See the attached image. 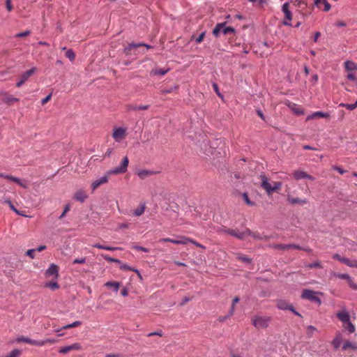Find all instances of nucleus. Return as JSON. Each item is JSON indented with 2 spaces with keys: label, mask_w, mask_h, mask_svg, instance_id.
<instances>
[{
  "label": "nucleus",
  "mask_w": 357,
  "mask_h": 357,
  "mask_svg": "<svg viewBox=\"0 0 357 357\" xmlns=\"http://www.w3.org/2000/svg\"><path fill=\"white\" fill-rule=\"evenodd\" d=\"M128 158L127 156H125L123 158L120 166L116 167L112 169L107 171L105 173L104 176L97 178L91 183V188L92 191H95L101 185L107 183L109 181V177L111 175H116L126 173L128 170Z\"/></svg>",
  "instance_id": "nucleus-1"
},
{
  "label": "nucleus",
  "mask_w": 357,
  "mask_h": 357,
  "mask_svg": "<svg viewBox=\"0 0 357 357\" xmlns=\"http://www.w3.org/2000/svg\"><path fill=\"white\" fill-rule=\"evenodd\" d=\"M260 178L261 181V186L266 190L268 195L272 194L273 192L279 190L282 186V183L280 182L269 183L267 177L264 174H261Z\"/></svg>",
  "instance_id": "nucleus-2"
},
{
  "label": "nucleus",
  "mask_w": 357,
  "mask_h": 357,
  "mask_svg": "<svg viewBox=\"0 0 357 357\" xmlns=\"http://www.w3.org/2000/svg\"><path fill=\"white\" fill-rule=\"evenodd\" d=\"M271 318L268 316H255L252 317V322L257 328H266L268 326Z\"/></svg>",
  "instance_id": "nucleus-3"
},
{
  "label": "nucleus",
  "mask_w": 357,
  "mask_h": 357,
  "mask_svg": "<svg viewBox=\"0 0 357 357\" xmlns=\"http://www.w3.org/2000/svg\"><path fill=\"white\" fill-rule=\"evenodd\" d=\"M225 23L218 24L213 30V33L215 37H218L220 33L225 35L234 33L235 30L231 26L225 27Z\"/></svg>",
  "instance_id": "nucleus-4"
},
{
  "label": "nucleus",
  "mask_w": 357,
  "mask_h": 357,
  "mask_svg": "<svg viewBox=\"0 0 357 357\" xmlns=\"http://www.w3.org/2000/svg\"><path fill=\"white\" fill-rule=\"evenodd\" d=\"M301 297L304 299L317 303L319 305L321 303V299L317 296V292L312 290L304 289L302 292Z\"/></svg>",
  "instance_id": "nucleus-5"
},
{
  "label": "nucleus",
  "mask_w": 357,
  "mask_h": 357,
  "mask_svg": "<svg viewBox=\"0 0 357 357\" xmlns=\"http://www.w3.org/2000/svg\"><path fill=\"white\" fill-rule=\"evenodd\" d=\"M220 231H223L229 235L233 236L238 239L243 240L248 237V235L251 234V231L250 229H246L244 231L239 232L234 229H222Z\"/></svg>",
  "instance_id": "nucleus-6"
},
{
  "label": "nucleus",
  "mask_w": 357,
  "mask_h": 357,
  "mask_svg": "<svg viewBox=\"0 0 357 357\" xmlns=\"http://www.w3.org/2000/svg\"><path fill=\"white\" fill-rule=\"evenodd\" d=\"M127 129L123 127L114 128L112 132V137L116 142H121L126 136Z\"/></svg>",
  "instance_id": "nucleus-7"
},
{
  "label": "nucleus",
  "mask_w": 357,
  "mask_h": 357,
  "mask_svg": "<svg viewBox=\"0 0 357 357\" xmlns=\"http://www.w3.org/2000/svg\"><path fill=\"white\" fill-rule=\"evenodd\" d=\"M0 177L1 178H4L7 180H9V181H11L13 182H15L17 184H18L20 186H21L22 188H24V189H26L28 188L29 187V184H28V182L25 180H22L17 177H15V176H13L11 175H8V174H1L0 173Z\"/></svg>",
  "instance_id": "nucleus-8"
},
{
  "label": "nucleus",
  "mask_w": 357,
  "mask_h": 357,
  "mask_svg": "<svg viewBox=\"0 0 357 357\" xmlns=\"http://www.w3.org/2000/svg\"><path fill=\"white\" fill-rule=\"evenodd\" d=\"M282 11L284 13L286 19V20L283 22V24L285 26H291L290 21L292 20V15L289 10V3L288 2L282 5Z\"/></svg>",
  "instance_id": "nucleus-9"
},
{
  "label": "nucleus",
  "mask_w": 357,
  "mask_h": 357,
  "mask_svg": "<svg viewBox=\"0 0 357 357\" xmlns=\"http://www.w3.org/2000/svg\"><path fill=\"white\" fill-rule=\"evenodd\" d=\"M36 71V68H32L31 69L26 70L24 73L21 77L20 79L16 83L17 87H20L23 85V84L31 77L35 72Z\"/></svg>",
  "instance_id": "nucleus-10"
},
{
  "label": "nucleus",
  "mask_w": 357,
  "mask_h": 357,
  "mask_svg": "<svg viewBox=\"0 0 357 357\" xmlns=\"http://www.w3.org/2000/svg\"><path fill=\"white\" fill-rule=\"evenodd\" d=\"M188 241L187 239V236H180L176 239L170 238H163L160 239V242H169L174 244L178 245H186V241Z\"/></svg>",
  "instance_id": "nucleus-11"
},
{
  "label": "nucleus",
  "mask_w": 357,
  "mask_h": 357,
  "mask_svg": "<svg viewBox=\"0 0 357 357\" xmlns=\"http://www.w3.org/2000/svg\"><path fill=\"white\" fill-rule=\"evenodd\" d=\"M336 316L342 324H345L346 322H349V321H350V314L344 307L337 312L336 313Z\"/></svg>",
  "instance_id": "nucleus-12"
},
{
  "label": "nucleus",
  "mask_w": 357,
  "mask_h": 357,
  "mask_svg": "<svg viewBox=\"0 0 357 357\" xmlns=\"http://www.w3.org/2000/svg\"><path fill=\"white\" fill-rule=\"evenodd\" d=\"M0 95L3 96V97L1 99L2 102L8 105H13L14 102H17L20 100L19 98H15L13 96L9 95L8 94V93L4 91H1Z\"/></svg>",
  "instance_id": "nucleus-13"
},
{
  "label": "nucleus",
  "mask_w": 357,
  "mask_h": 357,
  "mask_svg": "<svg viewBox=\"0 0 357 357\" xmlns=\"http://www.w3.org/2000/svg\"><path fill=\"white\" fill-rule=\"evenodd\" d=\"M45 274L46 277H53L55 279L58 278V277H59L58 266L54 264H52L50 266V267L46 270Z\"/></svg>",
  "instance_id": "nucleus-14"
},
{
  "label": "nucleus",
  "mask_w": 357,
  "mask_h": 357,
  "mask_svg": "<svg viewBox=\"0 0 357 357\" xmlns=\"http://www.w3.org/2000/svg\"><path fill=\"white\" fill-rule=\"evenodd\" d=\"M293 176L294 178L297 181L304 178L310 179L311 181L314 180V177L303 171H295L293 173Z\"/></svg>",
  "instance_id": "nucleus-15"
},
{
  "label": "nucleus",
  "mask_w": 357,
  "mask_h": 357,
  "mask_svg": "<svg viewBox=\"0 0 357 357\" xmlns=\"http://www.w3.org/2000/svg\"><path fill=\"white\" fill-rule=\"evenodd\" d=\"M82 349V347H81V344L79 343H74L71 345H68V346H66V347H61L59 352L60 354H67L68 353L69 351H73V350H80Z\"/></svg>",
  "instance_id": "nucleus-16"
},
{
  "label": "nucleus",
  "mask_w": 357,
  "mask_h": 357,
  "mask_svg": "<svg viewBox=\"0 0 357 357\" xmlns=\"http://www.w3.org/2000/svg\"><path fill=\"white\" fill-rule=\"evenodd\" d=\"M272 248L278 250H287V249H302V247L296 244H275Z\"/></svg>",
  "instance_id": "nucleus-17"
},
{
  "label": "nucleus",
  "mask_w": 357,
  "mask_h": 357,
  "mask_svg": "<svg viewBox=\"0 0 357 357\" xmlns=\"http://www.w3.org/2000/svg\"><path fill=\"white\" fill-rule=\"evenodd\" d=\"M155 174V172L152 170L144 169H139L137 172V176L141 179H145Z\"/></svg>",
  "instance_id": "nucleus-18"
},
{
  "label": "nucleus",
  "mask_w": 357,
  "mask_h": 357,
  "mask_svg": "<svg viewBox=\"0 0 357 357\" xmlns=\"http://www.w3.org/2000/svg\"><path fill=\"white\" fill-rule=\"evenodd\" d=\"M328 116H329V114L328 113H325L324 112L319 111V112H315L310 115H308L306 117L305 121H308L310 120H312V119H317V118H326Z\"/></svg>",
  "instance_id": "nucleus-19"
},
{
  "label": "nucleus",
  "mask_w": 357,
  "mask_h": 357,
  "mask_svg": "<svg viewBox=\"0 0 357 357\" xmlns=\"http://www.w3.org/2000/svg\"><path fill=\"white\" fill-rule=\"evenodd\" d=\"M15 342L17 343L25 342L32 345L38 346V340H32L23 335L17 337Z\"/></svg>",
  "instance_id": "nucleus-20"
},
{
  "label": "nucleus",
  "mask_w": 357,
  "mask_h": 357,
  "mask_svg": "<svg viewBox=\"0 0 357 357\" xmlns=\"http://www.w3.org/2000/svg\"><path fill=\"white\" fill-rule=\"evenodd\" d=\"M287 201H288V202H289L291 204H305L308 203V201L307 199H300V198H297V197H294L291 195L287 196Z\"/></svg>",
  "instance_id": "nucleus-21"
},
{
  "label": "nucleus",
  "mask_w": 357,
  "mask_h": 357,
  "mask_svg": "<svg viewBox=\"0 0 357 357\" xmlns=\"http://www.w3.org/2000/svg\"><path fill=\"white\" fill-rule=\"evenodd\" d=\"M149 105H127V109L128 111H138V110H146L149 108Z\"/></svg>",
  "instance_id": "nucleus-22"
},
{
  "label": "nucleus",
  "mask_w": 357,
  "mask_h": 357,
  "mask_svg": "<svg viewBox=\"0 0 357 357\" xmlns=\"http://www.w3.org/2000/svg\"><path fill=\"white\" fill-rule=\"evenodd\" d=\"M342 342V335L341 333L336 334L335 337L332 341V345L335 349L340 348L341 343Z\"/></svg>",
  "instance_id": "nucleus-23"
},
{
  "label": "nucleus",
  "mask_w": 357,
  "mask_h": 357,
  "mask_svg": "<svg viewBox=\"0 0 357 357\" xmlns=\"http://www.w3.org/2000/svg\"><path fill=\"white\" fill-rule=\"evenodd\" d=\"M344 68L347 72H351L357 70V64L352 61H346L344 63Z\"/></svg>",
  "instance_id": "nucleus-24"
},
{
  "label": "nucleus",
  "mask_w": 357,
  "mask_h": 357,
  "mask_svg": "<svg viewBox=\"0 0 357 357\" xmlns=\"http://www.w3.org/2000/svg\"><path fill=\"white\" fill-rule=\"evenodd\" d=\"M87 197V195L82 190L77 191L74 196L75 199L81 202H84Z\"/></svg>",
  "instance_id": "nucleus-25"
},
{
  "label": "nucleus",
  "mask_w": 357,
  "mask_h": 357,
  "mask_svg": "<svg viewBox=\"0 0 357 357\" xmlns=\"http://www.w3.org/2000/svg\"><path fill=\"white\" fill-rule=\"evenodd\" d=\"M146 209L145 203H141L139 206L133 211V215L136 217L142 215Z\"/></svg>",
  "instance_id": "nucleus-26"
},
{
  "label": "nucleus",
  "mask_w": 357,
  "mask_h": 357,
  "mask_svg": "<svg viewBox=\"0 0 357 357\" xmlns=\"http://www.w3.org/2000/svg\"><path fill=\"white\" fill-rule=\"evenodd\" d=\"M314 4L319 7L321 4H323L324 6V11H328L331 9V5L328 2V0H314Z\"/></svg>",
  "instance_id": "nucleus-27"
},
{
  "label": "nucleus",
  "mask_w": 357,
  "mask_h": 357,
  "mask_svg": "<svg viewBox=\"0 0 357 357\" xmlns=\"http://www.w3.org/2000/svg\"><path fill=\"white\" fill-rule=\"evenodd\" d=\"M92 246L93 248H96L101 249V250H109V251H114V250H121V248H117V247L105 246V245H101L100 243H95Z\"/></svg>",
  "instance_id": "nucleus-28"
},
{
  "label": "nucleus",
  "mask_w": 357,
  "mask_h": 357,
  "mask_svg": "<svg viewBox=\"0 0 357 357\" xmlns=\"http://www.w3.org/2000/svg\"><path fill=\"white\" fill-rule=\"evenodd\" d=\"M140 46H146L147 48H150V46L148 45H145V44H142V43H138V44H135V43H130L128 45V47H126L125 49H124V52L126 54H129V52L132 49V48H136L137 47H140Z\"/></svg>",
  "instance_id": "nucleus-29"
},
{
  "label": "nucleus",
  "mask_w": 357,
  "mask_h": 357,
  "mask_svg": "<svg viewBox=\"0 0 357 357\" xmlns=\"http://www.w3.org/2000/svg\"><path fill=\"white\" fill-rule=\"evenodd\" d=\"M348 349H351L353 350H356L357 349V346L356 345L355 343H353L350 341H346L344 344L342 345V349L343 350H347Z\"/></svg>",
  "instance_id": "nucleus-30"
},
{
  "label": "nucleus",
  "mask_w": 357,
  "mask_h": 357,
  "mask_svg": "<svg viewBox=\"0 0 357 357\" xmlns=\"http://www.w3.org/2000/svg\"><path fill=\"white\" fill-rule=\"evenodd\" d=\"M342 263L349 267L357 268V260H350L348 258H345L344 260H342Z\"/></svg>",
  "instance_id": "nucleus-31"
},
{
  "label": "nucleus",
  "mask_w": 357,
  "mask_h": 357,
  "mask_svg": "<svg viewBox=\"0 0 357 357\" xmlns=\"http://www.w3.org/2000/svg\"><path fill=\"white\" fill-rule=\"evenodd\" d=\"M56 342H57L56 340L52 339V338H47V339H45V340H38V347H42V346L45 345L47 343L54 344V343H55Z\"/></svg>",
  "instance_id": "nucleus-32"
},
{
  "label": "nucleus",
  "mask_w": 357,
  "mask_h": 357,
  "mask_svg": "<svg viewBox=\"0 0 357 357\" xmlns=\"http://www.w3.org/2000/svg\"><path fill=\"white\" fill-rule=\"evenodd\" d=\"M339 107H345L347 109L352 111L357 107V100H356L355 103H354V104L340 103L339 105Z\"/></svg>",
  "instance_id": "nucleus-33"
},
{
  "label": "nucleus",
  "mask_w": 357,
  "mask_h": 357,
  "mask_svg": "<svg viewBox=\"0 0 357 357\" xmlns=\"http://www.w3.org/2000/svg\"><path fill=\"white\" fill-rule=\"evenodd\" d=\"M290 305H289L287 303H286L284 301H278L277 303V307L280 310H288Z\"/></svg>",
  "instance_id": "nucleus-34"
},
{
  "label": "nucleus",
  "mask_w": 357,
  "mask_h": 357,
  "mask_svg": "<svg viewBox=\"0 0 357 357\" xmlns=\"http://www.w3.org/2000/svg\"><path fill=\"white\" fill-rule=\"evenodd\" d=\"M105 286L113 288L114 291L117 292L119 291L120 284L117 282H107L105 283Z\"/></svg>",
  "instance_id": "nucleus-35"
},
{
  "label": "nucleus",
  "mask_w": 357,
  "mask_h": 357,
  "mask_svg": "<svg viewBox=\"0 0 357 357\" xmlns=\"http://www.w3.org/2000/svg\"><path fill=\"white\" fill-rule=\"evenodd\" d=\"M343 327L350 333H353L355 331V326L350 321H349V322H346L345 324H343Z\"/></svg>",
  "instance_id": "nucleus-36"
},
{
  "label": "nucleus",
  "mask_w": 357,
  "mask_h": 357,
  "mask_svg": "<svg viewBox=\"0 0 357 357\" xmlns=\"http://www.w3.org/2000/svg\"><path fill=\"white\" fill-rule=\"evenodd\" d=\"M239 298L238 297H235L234 299H233V301H232V305H231V309L229 312V314H228V317H231L234 314V310H235V305L238 303L239 301Z\"/></svg>",
  "instance_id": "nucleus-37"
},
{
  "label": "nucleus",
  "mask_w": 357,
  "mask_h": 357,
  "mask_svg": "<svg viewBox=\"0 0 357 357\" xmlns=\"http://www.w3.org/2000/svg\"><path fill=\"white\" fill-rule=\"evenodd\" d=\"M81 324H82L81 321H76L73 322L72 324H67V325H65V326H62L61 329L66 330V329H69V328H75V327L80 326Z\"/></svg>",
  "instance_id": "nucleus-38"
},
{
  "label": "nucleus",
  "mask_w": 357,
  "mask_h": 357,
  "mask_svg": "<svg viewBox=\"0 0 357 357\" xmlns=\"http://www.w3.org/2000/svg\"><path fill=\"white\" fill-rule=\"evenodd\" d=\"M101 257L107 261L121 264V261L119 259L110 257L107 255L102 254Z\"/></svg>",
  "instance_id": "nucleus-39"
},
{
  "label": "nucleus",
  "mask_w": 357,
  "mask_h": 357,
  "mask_svg": "<svg viewBox=\"0 0 357 357\" xmlns=\"http://www.w3.org/2000/svg\"><path fill=\"white\" fill-rule=\"evenodd\" d=\"M45 286L50 288L52 290L57 289L59 287V285L56 282H47L45 284Z\"/></svg>",
  "instance_id": "nucleus-40"
},
{
  "label": "nucleus",
  "mask_w": 357,
  "mask_h": 357,
  "mask_svg": "<svg viewBox=\"0 0 357 357\" xmlns=\"http://www.w3.org/2000/svg\"><path fill=\"white\" fill-rule=\"evenodd\" d=\"M337 278L340 279L347 280L348 282L351 279V276L347 273H335Z\"/></svg>",
  "instance_id": "nucleus-41"
},
{
  "label": "nucleus",
  "mask_w": 357,
  "mask_h": 357,
  "mask_svg": "<svg viewBox=\"0 0 357 357\" xmlns=\"http://www.w3.org/2000/svg\"><path fill=\"white\" fill-rule=\"evenodd\" d=\"M242 197L247 205H248V206H254L255 205V203L249 199L248 195L246 192H244L242 194Z\"/></svg>",
  "instance_id": "nucleus-42"
},
{
  "label": "nucleus",
  "mask_w": 357,
  "mask_h": 357,
  "mask_svg": "<svg viewBox=\"0 0 357 357\" xmlns=\"http://www.w3.org/2000/svg\"><path fill=\"white\" fill-rule=\"evenodd\" d=\"M120 268L121 270H123V271H135L136 273H138V271L137 269H135V268H132L130 267L126 264H121V263Z\"/></svg>",
  "instance_id": "nucleus-43"
},
{
  "label": "nucleus",
  "mask_w": 357,
  "mask_h": 357,
  "mask_svg": "<svg viewBox=\"0 0 357 357\" xmlns=\"http://www.w3.org/2000/svg\"><path fill=\"white\" fill-rule=\"evenodd\" d=\"M66 56L70 61H73L75 58V54L72 50H68L66 52Z\"/></svg>",
  "instance_id": "nucleus-44"
},
{
  "label": "nucleus",
  "mask_w": 357,
  "mask_h": 357,
  "mask_svg": "<svg viewBox=\"0 0 357 357\" xmlns=\"http://www.w3.org/2000/svg\"><path fill=\"white\" fill-rule=\"evenodd\" d=\"M187 239H188V241H186V244H187L188 243H191L194 244L195 245H196L197 247H199V248H203V249H205V248H205V246H204L203 245L200 244L199 243H198V242H197V241H194V240H193V239H192V238H190L187 237Z\"/></svg>",
  "instance_id": "nucleus-45"
},
{
  "label": "nucleus",
  "mask_w": 357,
  "mask_h": 357,
  "mask_svg": "<svg viewBox=\"0 0 357 357\" xmlns=\"http://www.w3.org/2000/svg\"><path fill=\"white\" fill-rule=\"evenodd\" d=\"M237 259L240 261H242L245 263H250L251 259L243 255H238Z\"/></svg>",
  "instance_id": "nucleus-46"
},
{
  "label": "nucleus",
  "mask_w": 357,
  "mask_h": 357,
  "mask_svg": "<svg viewBox=\"0 0 357 357\" xmlns=\"http://www.w3.org/2000/svg\"><path fill=\"white\" fill-rule=\"evenodd\" d=\"M4 202L8 204L10 208V209L12 211H13L14 212H15L17 214H20L21 215V213L19 212L18 210H17L15 206H13V204H12V202L9 200V199H5L4 200Z\"/></svg>",
  "instance_id": "nucleus-47"
},
{
  "label": "nucleus",
  "mask_w": 357,
  "mask_h": 357,
  "mask_svg": "<svg viewBox=\"0 0 357 357\" xmlns=\"http://www.w3.org/2000/svg\"><path fill=\"white\" fill-rule=\"evenodd\" d=\"M177 89V86H175L174 87H171V88H169V89H162L161 90V93L164 95H166L167 93H172L174 91V90L176 89Z\"/></svg>",
  "instance_id": "nucleus-48"
},
{
  "label": "nucleus",
  "mask_w": 357,
  "mask_h": 357,
  "mask_svg": "<svg viewBox=\"0 0 357 357\" xmlns=\"http://www.w3.org/2000/svg\"><path fill=\"white\" fill-rule=\"evenodd\" d=\"M307 267L309 268H320L321 264L319 261H317L314 263H311L307 265Z\"/></svg>",
  "instance_id": "nucleus-49"
},
{
  "label": "nucleus",
  "mask_w": 357,
  "mask_h": 357,
  "mask_svg": "<svg viewBox=\"0 0 357 357\" xmlns=\"http://www.w3.org/2000/svg\"><path fill=\"white\" fill-rule=\"evenodd\" d=\"M169 70H162V69H157L155 70L153 73L154 75H165Z\"/></svg>",
  "instance_id": "nucleus-50"
},
{
  "label": "nucleus",
  "mask_w": 357,
  "mask_h": 357,
  "mask_svg": "<svg viewBox=\"0 0 357 357\" xmlns=\"http://www.w3.org/2000/svg\"><path fill=\"white\" fill-rule=\"evenodd\" d=\"M292 111L296 114H298V115H301V114H304V111L303 109L300 108V107H293L292 108Z\"/></svg>",
  "instance_id": "nucleus-51"
},
{
  "label": "nucleus",
  "mask_w": 357,
  "mask_h": 357,
  "mask_svg": "<svg viewBox=\"0 0 357 357\" xmlns=\"http://www.w3.org/2000/svg\"><path fill=\"white\" fill-rule=\"evenodd\" d=\"M147 335H148V337H151V336H153V335H158L160 337H162V331L161 330H160V331H155V332L150 333Z\"/></svg>",
  "instance_id": "nucleus-52"
},
{
  "label": "nucleus",
  "mask_w": 357,
  "mask_h": 357,
  "mask_svg": "<svg viewBox=\"0 0 357 357\" xmlns=\"http://www.w3.org/2000/svg\"><path fill=\"white\" fill-rule=\"evenodd\" d=\"M86 262V258L82 257L80 259H75L73 261V264H84Z\"/></svg>",
  "instance_id": "nucleus-53"
},
{
  "label": "nucleus",
  "mask_w": 357,
  "mask_h": 357,
  "mask_svg": "<svg viewBox=\"0 0 357 357\" xmlns=\"http://www.w3.org/2000/svg\"><path fill=\"white\" fill-rule=\"evenodd\" d=\"M29 34H30V31H25L24 32L17 33L15 37H19V38L25 37Z\"/></svg>",
  "instance_id": "nucleus-54"
},
{
  "label": "nucleus",
  "mask_w": 357,
  "mask_h": 357,
  "mask_svg": "<svg viewBox=\"0 0 357 357\" xmlns=\"http://www.w3.org/2000/svg\"><path fill=\"white\" fill-rule=\"evenodd\" d=\"M248 236H252L255 239H257V240H261L263 239V238L260 236L259 234L258 233H252L251 231V234L250 235H248Z\"/></svg>",
  "instance_id": "nucleus-55"
},
{
  "label": "nucleus",
  "mask_w": 357,
  "mask_h": 357,
  "mask_svg": "<svg viewBox=\"0 0 357 357\" xmlns=\"http://www.w3.org/2000/svg\"><path fill=\"white\" fill-rule=\"evenodd\" d=\"M70 211V206L69 205H66L64 208V210H63V212L61 214V215L59 216V218L61 219L63 218V217H65L66 215V213Z\"/></svg>",
  "instance_id": "nucleus-56"
},
{
  "label": "nucleus",
  "mask_w": 357,
  "mask_h": 357,
  "mask_svg": "<svg viewBox=\"0 0 357 357\" xmlns=\"http://www.w3.org/2000/svg\"><path fill=\"white\" fill-rule=\"evenodd\" d=\"M133 248L137 250H140V251H143V252H149V250L147 248H146L144 247L139 246V245H134Z\"/></svg>",
  "instance_id": "nucleus-57"
},
{
  "label": "nucleus",
  "mask_w": 357,
  "mask_h": 357,
  "mask_svg": "<svg viewBox=\"0 0 357 357\" xmlns=\"http://www.w3.org/2000/svg\"><path fill=\"white\" fill-rule=\"evenodd\" d=\"M348 283H349V287H350L351 289H354V290H357V284H356V283H355V282H354V281L352 280V279H351V280L348 282Z\"/></svg>",
  "instance_id": "nucleus-58"
},
{
  "label": "nucleus",
  "mask_w": 357,
  "mask_h": 357,
  "mask_svg": "<svg viewBox=\"0 0 357 357\" xmlns=\"http://www.w3.org/2000/svg\"><path fill=\"white\" fill-rule=\"evenodd\" d=\"M204 36H205V32H202L197 38H196V43H200L201 42H202L204 38Z\"/></svg>",
  "instance_id": "nucleus-59"
},
{
  "label": "nucleus",
  "mask_w": 357,
  "mask_h": 357,
  "mask_svg": "<svg viewBox=\"0 0 357 357\" xmlns=\"http://www.w3.org/2000/svg\"><path fill=\"white\" fill-rule=\"evenodd\" d=\"M51 97H52V93H50L47 96H46L45 98H43L41 100V104L43 105H45L51 99Z\"/></svg>",
  "instance_id": "nucleus-60"
},
{
  "label": "nucleus",
  "mask_w": 357,
  "mask_h": 357,
  "mask_svg": "<svg viewBox=\"0 0 357 357\" xmlns=\"http://www.w3.org/2000/svg\"><path fill=\"white\" fill-rule=\"evenodd\" d=\"M213 88L214 91H215V93H217V95L220 97H222V95L219 91L218 86L216 83H213Z\"/></svg>",
  "instance_id": "nucleus-61"
},
{
  "label": "nucleus",
  "mask_w": 357,
  "mask_h": 357,
  "mask_svg": "<svg viewBox=\"0 0 357 357\" xmlns=\"http://www.w3.org/2000/svg\"><path fill=\"white\" fill-rule=\"evenodd\" d=\"M6 6L8 11H11L13 9V6L11 4V0H6Z\"/></svg>",
  "instance_id": "nucleus-62"
},
{
  "label": "nucleus",
  "mask_w": 357,
  "mask_h": 357,
  "mask_svg": "<svg viewBox=\"0 0 357 357\" xmlns=\"http://www.w3.org/2000/svg\"><path fill=\"white\" fill-rule=\"evenodd\" d=\"M333 258L334 259H337V260L340 261V262H342V260H344V259H345V257H341V256H340V255H338V254H334V255H333Z\"/></svg>",
  "instance_id": "nucleus-63"
},
{
  "label": "nucleus",
  "mask_w": 357,
  "mask_h": 357,
  "mask_svg": "<svg viewBox=\"0 0 357 357\" xmlns=\"http://www.w3.org/2000/svg\"><path fill=\"white\" fill-rule=\"evenodd\" d=\"M36 251L35 249H31L27 250L26 255L30 257L31 259L34 258V252Z\"/></svg>",
  "instance_id": "nucleus-64"
}]
</instances>
